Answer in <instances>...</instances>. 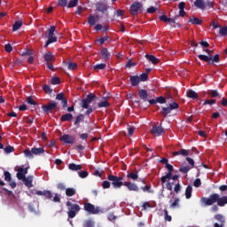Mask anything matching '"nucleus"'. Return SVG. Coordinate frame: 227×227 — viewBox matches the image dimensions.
<instances>
[{
  "label": "nucleus",
  "mask_w": 227,
  "mask_h": 227,
  "mask_svg": "<svg viewBox=\"0 0 227 227\" xmlns=\"http://www.w3.org/2000/svg\"><path fill=\"white\" fill-rule=\"evenodd\" d=\"M107 180L112 182L114 189H121V187H127L129 191H133L134 192H139V186L136 183L132 182H123V176H116L114 175H108Z\"/></svg>",
  "instance_id": "obj_1"
},
{
  "label": "nucleus",
  "mask_w": 227,
  "mask_h": 227,
  "mask_svg": "<svg viewBox=\"0 0 227 227\" xmlns=\"http://www.w3.org/2000/svg\"><path fill=\"white\" fill-rule=\"evenodd\" d=\"M200 202L205 207H212L214 204H217V207H224L227 205V196H222L218 193H212L208 198L202 197Z\"/></svg>",
  "instance_id": "obj_2"
},
{
  "label": "nucleus",
  "mask_w": 227,
  "mask_h": 227,
  "mask_svg": "<svg viewBox=\"0 0 227 227\" xmlns=\"http://www.w3.org/2000/svg\"><path fill=\"white\" fill-rule=\"evenodd\" d=\"M35 194L37 196H44L46 200H53L54 203H61V198H59V195H58V193H55L52 199V192H51V190L37 191L35 192Z\"/></svg>",
  "instance_id": "obj_3"
},
{
  "label": "nucleus",
  "mask_w": 227,
  "mask_h": 227,
  "mask_svg": "<svg viewBox=\"0 0 227 227\" xmlns=\"http://www.w3.org/2000/svg\"><path fill=\"white\" fill-rule=\"evenodd\" d=\"M66 205L67 207V215L69 219H74V217H75V215H77L81 211V206H79V204H74L70 201H67Z\"/></svg>",
  "instance_id": "obj_4"
},
{
  "label": "nucleus",
  "mask_w": 227,
  "mask_h": 227,
  "mask_svg": "<svg viewBox=\"0 0 227 227\" xmlns=\"http://www.w3.org/2000/svg\"><path fill=\"white\" fill-rule=\"evenodd\" d=\"M83 210L87 212V214L92 215H97L98 214H104V210L100 208V207H96L95 205L90 203V202H85L83 204Z\"/></svg>",
  "instance_id": "obj_5"
},
{
  "label": "nucleus",
  "mask_w": 227,
  "mask_h": 227,
  "mask_svg": "<svg viewBox=\"0 0 227 227\" xmlns=\"http://www.w3.org/2000/svg\"><path fill=\"white\" fill-rule=\"evenodd\" d=\"M23 153L27 159H34V155H42V153H45V149H43V147H33L31 150H24Z\"/></svg>",
  "instance_id": "obj_6"
},
{
  "label": "nucleus",
  "mask_w": 227,
  "mask_h": 227,
  "mask_svg": "<svg viewBox=\"0 0 227 227\" xmlns=\"http://www.w3.org/2000/svg\"><path fill=\"white\" fill-rule=\"evenodd\" d=\"M54 33H56V27L51 26L50 29H48V33L46 35V37L48 38L46 43L44 44V48L47 49L51 43H56L58 42V37L54 35Z\"/></svg>",
  "instance_id": "obj_7"
},
{
  "label": "nucleus",
  "mask_w": 227,
  "mask_h": 227,
  "mask_svg": "<svg viewBox=\"0 0 227 227\" xmlns=\"http://www.w3.org/2000/svg\"><path fill=\"white\" fill-rule=\"evenodd\" d=\"M180 106L176 102H172L168 105V106L162 107L161 111L160 112V116H163V118H168V114H171V111H175V109H178Z\"/></svg>",
  "instance_id": "obj_8"
},
{
  "label": "nucleus",
  "mask_w": 227,
  "mask_h": 227,
  "mask_svg": "<svg viewBox=\"0 0 227 227\" xmlns=\"http://www.w3.org/2000/svg\"><path fill=\"white\" fill-rule=\"evenodd\" d=\"M95 98H97V96L95 94L89 93L86 96V98H83L82 100L81 106L82 107V109H88V107H90V104H91L93 100H95Z\"/></svg>",
  "instance_id": "obj_9"
},
{
  "label": "nucleus",
  "mask_w": 227,
  "mask_h": 227,
  "mask_svg": "<svg viewBox=\"0 0 227 227\" xmlns=\"http://www.w3.org/2000/svg\"><path fill=\"white\" fill-rule=\"evenodd\" d=\"M58 107V103L56 101H51L47 105H44L42 106V109L44 113H52L53 109H56Z\"/></svg>",
  "instance_id": "obj_10"
},
{
  "label": "nucleus",
  "mask_w": 227,
  "mask_h": 227,
  "mask_svg": "<svg viewBox=\"0 0 227 227\" xmlns=\"http://www.w3.org/2000/svg\"><path fill=\"white\" fill-rule=\"evenodd\" d=\"M59 141H63L66 145H74L75 143V137L65 134L59 137Z\"/></svg>",
  "instance_id": "obj_11"
},
{
  "label": "nucleus",
  "mask_w": 227,
  "mask_h": 227,
  "mask_svg": "<svg viewBox=\"0 0 227 227\" xmlns=\"http://www.w3.org/2000/svg\"><path fill=\"white\" fill-rule=\"evenodd\" d=\"M4 176L5 182H9V185L12 189H15V187H17V183L15 181H12V174L9 171H4Z\"/></svg>",
  "instance_id": "obj_12"
},
{
  "label": "nucleus",
  "mask_w": 227,
  "mask_h": 227,
  "mask_svg": "<svg viewBox=\"0 0 227 227\" xmlns=\"http://www.w3.org/2000/svg\"><path fill=\"white\" fill-rule=\"evenodd\" d=\"M29 169V168H22V167H20L18 168V172L16 174V176L18 178V180H22L24 178H26V175H27V170Z\"/></svg>",
  "instance_id": "obj_13"
},
{
  "label": "nucleus",
  "mask_w": 227,
  "mask_h": 227,
  "mask_svg": "<svg viewBox=\"0 0 227 227\" xmlns=\"http://www.w3.org/2000/svg\"><path fill=\"white\" fill-rule=\"evenodd\" d=\"M164 132V128L161 125L160 126H153L151 129V133L153 136H160Z\"/></svg>",
  "instance_id": "obj_14"
},
{
  "label": "nucleus",
  "mask_w": 227,
  "mask_h": 227,
  "mask_svg": "<svg viewBox=\"0 0 227 227\" xmlns=\"http://www.w3.org/2000/svg\"><path fill=\"white\" fill-rule=\"evenodd\" d=\"M138 97H139L140 100H143V102H146V100H148V91L145 89L139 90Z\"/></svg>",
  "instance_id": "obj_15"
},
{
  "label": "nucleus",
  "mask_w": 227,
  "mask_h": 227,
  "mask_svg": "<svg viewBox=\"0 0 227 227\" xmlns=\"http://www.w3.org/2000/svg\"><path fill=\"white\" fill-rule=\"evenodd\" d=\"M139 10H141V4L137 2H135L130 7V12L132 13V15H137Z\"/></svg>",
  "instance_id": "obj_16"
},
{
  "label": "nucleus",
  "mask_w": 227,
  "mask_h": 227,
  "mask_svg": "<svg viewBox=\"0 0 227 227\" xmlns=\"http://www.w3.org/2000/svg\"><path fill=\"white\" fill-rule=\"evenodd\" d=\"M22 182H24V184L28 187V189H31L33 187V176H25L23 179H21Z\"/></svg>",
  "instance_id": "obj_17"
},
{
  "label": "nucleus",
  "mask_w": 227,
  "mask_h": 227,
  "mask_svg": "<svg viewBox=\"0 0 227 227\" xmlns=\"http://www.w3.org/2000/svg\"><path fill=\"white\" fill-rule=\"evenodd\" d=\"M45 65L47 66V68L49 70H51V72H54V66L52 65V62H54V58H44Z\"/></svg>",
  "instance_id": "obj_18"
},
{
  "label": "nucleus",
  "mask_w": 227,
  "mask_h": 227,
  "mask_svg": "<svg viewBox=\"0 0 227 227\" xmlns=\"http://www.w3.org/2000/svg\"><path fill=\"white\" fill-rule=\"evenodd\" d=\"M200 59L208 65H214V63H219L221 61L219 58H200Z\"/></svg>",
  "instance_id": "obj_19"
},
{
  "label": "nucleus",
  "mask_w": 227,
  "mask_h": 227,
  "mask_svg": "<svg viewBox=\"0 0 227 227\" xmlns=\"http://www.w3.org/2000/svg\"><path fill=\"white\" fill-rule=\"evenodd\" d=\"M24 59H9V63L10 65H12V67H20V65H22Z\"/></svg>",
  "instance_id": "obj_20"
},
{
  "label": "nucleus",
  "mask_w": 227,
  "mask_h": 227,
  "mask_svg": "<svg viewBox=\"0 0 227 227\" xmlns=\"http://www.w3.org/2000/svg\"><path fill=\"white\" fill-rule=\"evenodd\" d=\"M127 178L136 181L139 178V172L137 170H135L134 172H128Z\"/></svg>",
  "instance_id": "obj_21"
},
{
  "label": "nucleus",
  "mask_w": 227,
  "mask_h": 227,
  "mask_svg": "<svg viewBox=\"0 0 227 227\" xmlns=\"http://www.w3.org/2000/svg\"><path fill=\"white\" fill-rule=\"evenodd\" d=\"M173 178V172H168L165 176L160 177V182L162 186L164 187V184H166L167 180H171Z\"/></svg>",
  "instance_id": "obj_22"
},
{
  "label": "nucleus",
  "mask_w": 227,
  "mask_h": 227,
  "mask_svg": "<svg viewBox=\"0 0 227 227\" xmlns=\"http://www.w3.org/2000/svg\"><path fill=\"white\" fill-rule=\"evenodd\" d=\"M186 96L188 98H192V100H196V98H198V93H196L192 89H189L186 91Z\"/></svg>",
  "instance_id": "obj_23"
},
{
  "label": "nucleus",
  "mask_w": 227,
  "mask_h": 227,
  "mask_svg": "<svg viewBox=\"0 0 227 227\" xmlns=\"http://www.w3.org/2000/svg\"><path fill=\"white\" fill-rule=\"evenodd\" d=\"M96 8L98 12H101V13H106L109 7L106 5V4H97Z\"/></svg>",
  "instance_id": "obj_24"
},
{
  "label": "nucleus",
  "mask_w": 227,
  "mask_h": 227,
  "mask_svg": "<svg viewBox=\"0 0 227 227\" xmlns=\"http://www.w3.org/2000/svg\"><path fill=\"white\" fill-rule=\"evenodd\" d=\"M194 5L197 8H200V10H205V8H207V4H205V1L203 0H196Z\"/></svg>",
  "instance_id": "obj_25"
},
{
  "label": "nucleus",
  "mask_w": 227,
  "mask_h": 227,
  "mask_svg": "<svg viewBox=\"0 0 227 227\" xmlns=\"http://www.w3.org/2000/svg\"><path fill=\"white\" fill-rule=\"evenodd\" d=\"M74 120V115L70 113L65 114L60 117V121H72Z\"/></svg>",
  "instance_id": "obj_26"
},
{
  "label": "nucleus",
  "mask_w": 227,
  "mask_h": 227,
  "mask_svg": "<svg viewBox=\"0 0 227 227\" xmlns=\"http://www.w3.org/2000/svg\"><path fill=\"white\" fill-rule=\"evenodd\" d=\"M68 169H70L71 171H81V169H82V166L77 165L75 163H70L68 165Z\"/></svg>",
  "instance_id": "obj_27"
},
{
  "label": "nucleus",
  "mask_w": 227,
  "mask_h": 227,
  "mask_svg": "<svg viewBox=\"0 0 227 227\" xmlns=\"http://www.w3.org/2000/svg\"><path fill=\"white\" fill-rule=\"evenodd\" d=\"M170 208H179L180 207V199L176 198L173 201L172 200H169Z\"/></svg>",
  "instance_id": "obj_28"
},
{
  "label": "nucleus",
  "mask_w": 227,
  "mask_h": 227,
  "mask_svg": "<svg viewBox=\"0 0 227 227\" xmlns=\"http://www.w3.org/2000/svg\"><path fill=\"white\" fill-rule=\"evenodd\" d=\"M77 194V191L75 188H67L66 189V196L68 198H72V196H75Z\"/></svg>",
  "instance_id": "obj_29"
},
{
  "label": "nucleus",
  "mask_w": 227,
  "mask_h": 227,
  "mask_svg": "<svg viewBox=\"0 0 227 227\" xmlns=\"http://www.w3.org/2000/svg\"><path fill=\"white\" fill-rule=\"evenodd\" d=\"M139 76L138 75H133L130 76L129 78V82L131 86H137V84H139Z\"/></svg>",
  "instance_id": "obj_30"
},
{
  "label": "nucleus",
  "mask_w": 227,
  "mask_h": 227,
  "mask_svg": "<svg viewBox=\"0 0 227 227\" xmlns=\"http://www.w3.org/2000/svg\"><path fill=\"white\" fill-rule=\"evenodd\" d=\"M192 196V186L188 185L185 189V198L186 200H191Z\"/></svg>",
  "instance_id": "obj_31"
},
{
  "label": "nucleus",
  "mask_w": 227,
  "mask_h": 227,
  "mask_svg": "<svg viewBox=\"0 0 227 227\" xmlns=\"http://www.w3.org/2000/svg\"><path fill=\"white\" fill-rule=\"evenodd\" d=\"M97 22H98V17H95L93 15L89 17L88 23L90 24V26H95Z\"/></svg>",
  "instance_id": "obj_32"
},
{
  "label": "nucleus",
  "mask_w": 227,
  "mask_h": 227,
  "mask_svg": "<svg viewBox=\"0 0 227 227\" xmlns=\"http://www.w3.org/2000/svg\"><path fill=\"white\" fill-rule=\"evenodd\" d=\"M82 227H95V222L93 220H85L82 223Z\"/></svg>",
  "instance_id": "obj_33"
},
{
  "label": "nucleus",
  "mask_w": 227,
  "mask_h": 227,
  "mask_svg": "<svg viewBox=\"0 0 227 227\" xmlns=\"http://www.w3.org/2000/svg\"><path fill=\"white\" fill-rule=\"evenodd\" d=\"M160 20H161L163 22H171L172 24H176L175 20H173L171 18H168V16H166V15L160 16Z\"/></svg>",
  "instance_id": "obj_34"
},
{
  "label": "nucleus",
  "mask_w": 227,
  "mask_h": 227,
  "mask_svg": "<svg viewBox=\"0 0 227 227\" xmlns=\"http://www.w3.org/2000/svg\"><path fill=\"white\" fill-rule=\"evenodd\" d=\"M83 120H84V114H80L78 116H76L74 125H79V123H81V121H82Z\"/></svg>",
  "instance_id": "obj_35"
},
{
  "label": "nucleus",
  "mask_w": 227,
  "mask_h": 227,
  "mask_svg": "<svg viewBox=\"0 0 227 227\" xmlns=\"http://www.w3.org/2000/svg\"><path fill=\"white\" fill-rule=\"evenodd\" d=\"M22 27V21H16L12 26V31H19Z\"/></svg>",
  "instance_id": "obj_36"
},
{
  "label": "nucleus",
  "mask_w": 227,
  "mask_h": 227,
  "mask_svg": "<svg viewBox=\"0 0 227 227\" xmlns=\"http://www.w3.org/2000/svg\"><path fill=\"white\" fill-rule=\"evenodd\" d=\"M111 104L107 102L106 100H102L98 104V107L102 108V107H109Z\"/></svg>",
  "instance_id": "obj_37"
},
{
  "label": "nucleus",
  "mask_w": 227,
  "mask_h": 227,
  "mask_svg": "<svg viewBox=\"0 0 227 227\" xmlns=\"http://www.w3.org/2000/svg\"><path fill=\"white\" fill-rule=\"evenodd\" d=\"M192 168L189 167V166H184L182 165L180 168H179V171L180 173H187L188 171H191Z\"/></svg>",
  "instance_id": "obj_38"
},
{
  "label": "nucleus",
  "mask_w": 227,
  "mask_h": 227,
  "mask_svg": "<svg viewBox=\"0 0 227 227\" xmlns=\"http://www.w3.org/2000/svg\"><path fill=\"white\" fill-rule=\"evenodd\" d=\"M106 67V65L104 63L97 64V65L93 66V69L94 70H105Z\"/></svg>",
  "instance_id": "obj_39"
},
{
  "label": "nucleus",
  "mask_w": 227,
  "mask_h": 227,
  "mask_svg": "<svg viewBox=\"0 0 227 227\" xmlns=\"http://www.w3.org/2000/svg\"><path fill=\"white\" fill-rule=\"evenodd\" d=\"M163 212H164V219H165V221H168V223H171L173 218L171 217V215H169V214L168 212V209H164Z\"/></svg>",
  "instance_id": "obj_40"
},
{
  "label": "nucleus",
  "mask_w": 227,
  "mask_h": 227,
  "mask_svg": "<svg viewBox=\"0 0 227 227\" xmlns=\"http://www.w3.org/2000/svg\"><path fill=\"white\" fill-rule=\"evenodd\" d=\"M4 153H13L15 152V148L12 145H8L5 148H4Z\"/></svg>",
  "instance_id": "obj_41"
},
{
  "label": "nucleus",
  "mask_w": 227,
  "mask_h": 227,
  "mask_svg": "<svg viewBox=\"0 0 227 227\" xmlns=\"http://www.w3.org/2000/svg\"><path fill=\"white\" fill-rule=\"evenodd\" d=\"M101 56L103 58H110L111 55V52H109V51H107V49L104 48L102 51H101Z\"/></svg>",
  "instance_id": "obj_42"
},
{
  "label": "nucleus",
  "mask_w": 227,
  "mask_h": 227,
  "mask_svg": "<svg viewBox=\"0 0 227 227\" xmlns=\"http://www.w3.org/2000/svg\"><path fill=\"white\" fill-rule=\"evenodd\" d=\"M189 22H191L192 24H194V25H200V24H201V20H200L198 18H190Z\"/></svg>",
  "instance_id": "obj_43"
},
{
  "label": "nucleus",
  "mask_w": 227,
  "mask_h": 227,
  "mask_svg": "<svg viewBox=\"0 0 227 227\" xmlns=\"http://www.w3.org/2000/svg\"><path fill=\"white\" fill-rule=\"evenodd\" d=\"M88 175H90V173H88L86 170L78 171V176L80 178H87Z\"/></svg>",
  "instance_id": "obj_44"
},
{
  "label": "nucleus",
  "mask_w": 227,
  "mask_h": 227,
  "mask_svg": "<svg viewBox=\"0 0 227 227\" xmlns=\"http://www.w3.org/2000/svg\"><path fill=\"white\" fill-rule=\"evenodd\" d=\"M215 219H216V221H219V223H222V224H224L225 223V219L224 216H223V215H215Z\"/></svg>",
  "instance_id": "obj_45"
},
{
  "label": "nucleus",
  "mask_w": 227,
  "mask_h": 227,
  "mask_svg": "<svg viewBox=\"0 0 227 227\" xmlns=\"http://www.w3.org/2000/svg\"><path fill=\"white\" fill-rule=\"evenodd\" d=\"M215 99H207V100H205L204 101V103H203V106H214V104H215Z\"/></svg>",
  "instance_id": "obj_46"
},
{
  "label": "nucleus",
  "mask_w": 227,
  "mask_h": 227,
  "mask_svg": "<svg viewBox=\"0 0 227 227\" xmlns=\"http://www.w3.org/2000/svg\"><path fill=\"white\" fill-rule=\"evenodd\" d=\"M138 77H139V81H141L142 82H145L148 81L147 73H143Z\"/></svg>",
  "instance_id": "obj_47"
},
{
  "label": "nucleus",
  "mask_w": 227,
  "mask_h": 227,
  "mask_svg": "<svg viewBox=\"0 0 227 227\" xmlns=\"http://www.w3.org/2000/svg\"><path fill=\"white\" fill-rule=\"evenodd\" d=\"M77 3H79V0H71L67 4V8H75V6H77Z\"/></svg>",
  "instance_id": "obj_48"
},
{
  "label": "nucleus",
  "mask_w": 227,
  "mask_h": 227,
  "mask_svg": "<svg viewBox=\"0 0 227 227\" xmlns=\"http://www.w3.org/2000/svg\"><path fill=\"white\" fill-rule=\"evenodd\" d=\"M156 102L158 104H166L167 100H166L165 97L160 96V97L156 98Z\"/></svg>",
  "instance_id": "obj_49"
},
{
  "label": "nucleus",
  "mask_w": 227,
  "mask_h": 227,
  "mask_svg": "<svg viewBox=\"0 0 227 227\" xmlns=\"http://www.w3.org/2000/svg\"><path fill=\"white\" fill-rule=\"evenodd\" d=\"M43 91H45V93H48V95H51V93H52V89H51V87L47 84L43 86Z\"/></svg>",
  "instance_id": "obj_50"
},
{
  "label": "nucleus",
  "mask_w": 227,
  "mask_h": 227,
  "mask_svg": "<svg viewBox=\"0 0 227 227\" xmlns=\"http://www.w3.org/2000/svg\"><path fill=\"white\" fill-rule=\"evenodd\" d=\"M57 189H59V191H67V185H65L64 183H59L57 184Z\"/></svg>",
  "instance_id": "obj_51"
},
{
  "label": "nucleus",
  "mask_w": 227,
  "mask_h": 227,
  "mask_svg": "<svg viewBox=\"0 0 227 227\" xmlns=\"http://www.w3.org/2000/svg\"><path fill=\"white\" fill-rule=\"evenodd\" d=\"M141 189L144 192H153V191H152V186L150 185L142 186Z\"/></svg>",
  "instance_id": "obj_52"
},
{
  "label": "nucleus",
  "mask_w": 227,
  "mask_h": 227,
  "mask_svg": "<svg viewBox=\"0 0 227 227\" xmlns=\"http://www.w3.org/2000/svg\"><path fill=\"white\" fill-rule=\"evenodd\" d=\"M219 34L222 36H226V35H227V27H220Z\"/></svg>",
  "instance_id": "obj_53"
},
{
  "label": "nucleus",
  "mask_w": 227,
  "mask_h": 227,
  "mask_svg": "<svg viewBox=\"0 0 227 227\" xmlns=\"http://www.w3.org/2000/svg\"><path fill=\"white\" fill-rule=\"evenodd\" d=\"M68 70H75L77 68V64L74 62H69L67 65Z\"/></svg>",
  "instance_id": "obj_54"
},
{
  "label": "nucleus",
  "mask_w": 227,
  "mask_h": 227,
  "mask_svg": "<svg viewBox=\"0 0 227 227\" xmlns=\"http://www.w3.org/2000/svg\"><path fill=\"white\" fill-rule=\"evenodd\" d=\"M137 64L136 62H132V59H129L126 64V68H132V67H136Z\"/></svg>",
  "instance_id": "obj_55"
},
{
  "label": "nucleus",
  "mask_w": 227,
  "mask_h": 227,
  "mask_svg": "<svg viewBox=\"0 0 227 227\" xmlns=\"http://www.w3.org/2000/svg\"><path fill=\"white\" fill-rule=\"evenodd\" d=\"M207 93L213 98H215V97H219V92H217V90H209Z\"/></svg>",
  "instance_id": "obj_56"
},
{
  "label": "nucleus",
  "mask_w": 227,
  "mask_h": 227,
  "mask_svg": "<svg viewBox=\"0 0 227 227\" xmlns=\"http://www.w3.org/2000/svg\"><path fill=\"white\" fill-rule=\"evenodd\" d=\"M101 186L103 187V189H110L111 183L109 181H103Z\"/></svg>",
  "instance_id": "obj_57"
},
{
  "label": "nucleus",
  "mask_w": 227,
  "mask_h": 227,
  "mask_svg": "<svg viewBox=\"0 0 227 227\" xmlns=\"http://www.w3.org/2000/svg\"><path fill=\"white\" fill-rule=\"evenodd\" d=\"M27 103H28L29 106H36L35 101L33 100V97L31 96L27 98Z\"/></svg>",
  "instance_id": "obj_58"
},
{
  "label": "nucleus",
  "mask_w": 227,
  "mask_h": 227,
  "mask_svg": "<svg viewBox=\"0 0 227 227\" xmlns=\"http://www.w3.org/2000/svg\"><path fill=\"white\" fill-rule=\"evenodd\" d=\"M147 59L150 63H153V65H157V63H160L158 58H148Z\"/></svg>",
  "instance_id": "obj_59"
},
{
  "label": "nucleus",
  "mask_w": 227,
  "mask_h": 227,
  "mask_svg": "<svg viewBox=\"0 0 227 227\" xmlns=\"http://www.w3.org/2000/svg\"><path fill=\"white\" fill-rule=\"evenodd\" d=\"M179 155H183V157H187L189 155V151L185 149H181L179 151Z\"/></svg>",
  "instance_id": "obj_60"
},
{
  "label": "nucleus",
  "mask_w": 227,
  "mask_h": 227,
  "mask_svg": "<svg viewBox=\"0 0 227 227\" xmlns=\"http://www.w3.org/2000/svg\"><path fill=\"white\" fill-rule=\"evenodd\" d=\"M194 187H201V179L197 178L193 183Z\"/></svg>",
  "instance_id": "obj_61"
},
{
  "label": "nucleus",
  "mask_w": 227,
  "mask_h": 227,
  "mask_svg": "<svg viewBox=\"0 0 227 227\" xmlns=\"http://www.w3.org/2000/svg\"><path fill=\"white\" fill-rule=\"evenodd\" d=\"M4 49L6 52H12V51H13V47H12V44L10 43L5 44Z\"/></svg>",
  "instance_id": "obj_62"
},
{
  "label": "nucleus",
  "mask_w": 227,
  "mask_h": 227,
  "mask_svg": "<svg viewBox=\"0 0 227 227\" xmlns=\"http://www.w3.org/2000/svg\"><path fill=\"white\" fill-rule=\"evenodd\" d=\"M59 82H61L59 78H58V77H52L51 78V84H59Z\"/></svg>",
  "instance_id": "obj_63"
},
{
  "label": "nucleus",
  "mask_w": 227,
  "mask_h": 227,
  "mask_svg": "<svg viewBox=\"0 0 227 227\" xmlns=\"http://www.w3.org/2000/svg\"><path fill=\"white\" fill-rule=\"evenodd\" d=\"M186 160H187L188 164H190V166H191L192 168H194V160H192V158L187 157V158H186Z\"/></svg>",
  "instance_id": "obj_64"
}]
</instances>
